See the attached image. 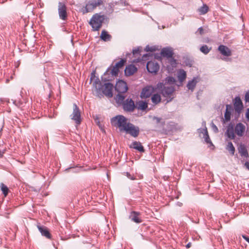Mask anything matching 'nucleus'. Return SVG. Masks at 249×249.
Wrapping results in <instances>:
<instances>
[{
  "label": "nucleus",
  "mask_w": 249,
  "mask_h": 249,
  "mask_svg": "<svg viewBox=\"0 0 249 249\" xmlns=\"http://www.w3.org/2000/svg\"><path fill=\"white\" fill-rule=\"evenodd\" d=\"M111 124L118 127L121 132H124L131 136L136 138L140 134V128L127 121V119L122 115H117L111 119Z\"/></svg>",
  "instance_id": "obj_1"
},
{
  "label": "nucleus",
  "mask_w": 249,
  "mask_h": 249,
  "mask_svg": "<svg viewBox=\"0 0 249 249\" xmlns=\"http://www.w3.org/2000/svg\"><path fill=\"white\" fill-rule=\"evenodd\" d=\"M93 80H94L93 82V86L98 92L102 91L104 94L108 97H112L113 96V84L110 83H107L103 86L99 78L95 76L94 71L91 74L90 82Z\"/></svg>",
  "instance_id": "obj_2"
},
{
  "label": "nucleus",
  "mask_w": 249,
  "mask_h": 249,
  "mask_svg": "<svg viewBox=\"0 0 249 249\" xmlns=\"http://www.w3.org/2000/svg\"><path fill=\"white\" fill-rule=\"evenodd\" d=\"M246 130L245 126L241 123H239L234 126V124L230 123L227 127L225 135L231 140L235 138L236 134L239 137H242Z\"/></svg>",
  "instance_id": "obj_3"
},
{
  "label": "nucleus",
  "mask_w": 249,
  "mask_h": 249,
  "mask_svg": "<svg viewBox=\"0 0 249 249\" xmlns=\"http://www.w3.org/2000/svg\"><path fill=\"white\" fill-rule=\"evenodd\" d=\"M105 20V16L100 15L98 14L94 15L89 22L93 31H99L102 25V23Z\"/></svg>",
  "instance_id": "obj_4"
},
{
  "label": "nucleus",
  "mask_w": 249,
  "mask_h": 249,
  "mask_svg": "<svg viewBox=\"0 0 249 249\" xmlns=\"http://www.w3.org/2000/svg\"><path fill=\"white\" fill-rule=\"evenodd\" d=\"M103 4L102 0H89L85 6H84L81 12L83 14L91 12L97 6H100Z\"/></svg>",
  "instance_id": "obj_5"
},
{
  "label": "nucleus",
  "mask_w": 249,
  "mask_h": 249,
  "mask_svg": "<svg viewBox=\"0 0 249 249\" xmlns=\"http://www.w3.org/2000/svg\"><path fill=\"white\" fill-rule=\"evenodd\" d=\"M126 60L125 59H122L119 62H117L112 68L110 67L107 68L104 75L111 74L112 76H117L118 75L119 69L122 68Z\"/></svg>",
  "instance_id": "obj_6"
},
{
  "label": "nucleus",
  "mask_w": 249,
  "mask_h": 249,
  "mask_svg": "<svg viewBox=\"0 0 249 249\" xmlns=\"http://www.w3.org/2000/svg\"><path fill=\"white\" fill-rule=\"evenodd\" d=\"M73 112L71 115V119L73 120L76 124L79 125L81 123V113L78 107L75 103L73 105Z\"/></svg>",
  "instance_id": "obj_7"
},
{
  "label": "nucleus",
  "mask_w": 249,
  "mask_h": 249,
  "mask_svg": "<svg viewBox=\"0 0 249 249\" xmlns=\"http://www.w3.org/2000/svg\"><path fill=\"white\" fill-rule=\"evenodd\" d=\"M58 12L59 18L65 21L68 18V14L67 12V7L64 2H59L58 5Z\"/></svg>",
  "instance_id": "obj_8"
},
{
  "label": "nucleus",
  "mask_w": 249,
  "mask_h": 249,
  "mask_svg": "<svg viewBox=\"0 0 249 249\" xmlns=\"http://www.w3.org/2000/svg\"><path fill=\"white\" fill-rule=\"evenodd\" d=\"M115 89L118 93H124L127 91L128 87L125 82L119 80L116 83Z\"/></svg>",
  "instance_id": "obj_9"
},
{
  "label": "nucleus",
  "mask_w": 249,
  "mask_h": 249,
  "mask_svg": "<svg viewBox=\"0 0 249 249\" xmlns=\"http://www.w3.org/2000/svg\"><path fill=\"white\" fill-rule=\"evenodd\" d=\"M155 91V88L152 86H147L142 89L141 93L142 98H147L149 97Z\"/></svg>",
  "instance_id": "obj_10"
},
{
  "label": "nucleus",
  "mask_w": 249,
  "mask_h": 249,
  "mask_svg": "<svg viewBox=\"0 0 249 249\" xmlns=\"http://www.w3.org/2000/svg\"><path fill=\"white\" fill-rule=\"evenodd\" d=\"M175 91V88L172 86H167L165 87L164 88L162 89V91L160 92L162 96L164 97H167V98H171V99L169 100V101H171L172 99L173 98V97H171L173 93ZM169 102V101H168Z\"/></svg>",
  "instance_id": "obj_11"
},
{
  "label": "nucleus",
  "mask_w": 249,
  "mask_h": 249,
  "mask_svg": "<svg viewBox=\"0 0 249 249\" xmlns=\"http://www.w3.org/2000/svg\"><path fill=\"white\" fill-rule=\"evenodd\" d=\"M159 68V65L157 62L150 61L147 63L146 69L149 72L156 73Z\"/></svg>",
  "instance_id": "obj_12"
},
{
  "label": "nucleus",
  "mask_w": 249,
  "mask_h": 249,
  "mask_svg": "<svg viewBox=\"0 0 249 249\" xmlns=\"http://www.w3.org/2000/svg\"><path fill=\"white\" fill-rule=\"evenodd\" d=\"M123 108L125 111H133L135 108L134 101L131 99H127L123 104Z\"/></svg>",
  "instance_id": "obj_13"
},
{
  "label": "nucleus",
  "mask_w": 249,
  "mask_h": 249,
  "mask_svg": "<svg viewBox=\"0 0 249 249\" xmlns=\"http://www.w3.org/2000/svg\"><path fill=\"white\" fill-rule=\"evenodd\" d=\"M161 55L168 58H172L174 54L173 49L170 47L163 48L160 52Z\"/></svg>",
  "instance_id": "obj_14"
},
{
  "label": "nucleus",
  "mask_w": 249,
  "mask_h": 249,
  "mask_svg": "<svg viewBox=\"0 0 249 249\" xmlns=\"http://www.w3.org/2000/svg\"><path fill=\"white\" fill-rule=\"evenodd\" d=\"M234 107L235 111L240 113L243 109V105L242 102L239 97H236L234 99Z\"/></svg>",
  "instance_id": "obj_15"
},
{
  "label": "nucleus",
  "mask_w": 249,
  "mask_h": 249,
  "mask_svg": "<svg viewBox=\"0 0 249 249\" xmlns=\"http://www.w3.org/2000/svg\"><path fill=\"white\" fill-rule=\"evenodd\" d=\"M140 213L132 211L129 215V218L131 221L136 223H140L142 222V219L140 217Z\"/></svg>",
  "instance_id": "obj_16"
},
{
  "label": "nucleus",
  "mask_w": 249,
  "mask_h": 249,
  "mask_svg": "<svg viewBox=\"0 0 249 249\" xmlns=\"http://www.w3.org/2000/svg\"><path fill=\"white\" fill-rule=\"evenodd\" d=\"M220 53L224 56H230L231 55L230 49L226 46L220 45L218 48Z\"/></svg>",
  "instance_id": "obj_17"
},
{
  "label": "nucleus",
  "mask_w": 249,
  "mask_h": 249,
  "mask_svg": "<svg viewBox=\"0 0 249 249\" xmlns=\"http://www.w3.org/2000/svg\"><path fill=\"white\" fill-rule=\"evenodd\" d=\"M37 228L42 236L46 237L48 239L51 238V234L46 227L37 225Z\"/></svg>",
  "instance_id": "obj_18"
},
{
  "label": "nucleus",
  "mask_w": 249,
  "mask_h": 249,
  "mask_svg": "<svg viewBox=\"0 0 249 249\" xmlns=\"http://www.w3.org/2000/svg\"><path fill=\"white\" fill-rule=\"evenodd\" d=\"M137 71V68L134 65H129L124 70V74L126 76L133 75Z\"/></svg>",
  "instance_id": "obj_19"
},
{
  "label": "nucleus",
  "mask_w": 249,
  "mask_h": 249,
  "mask_svg": "<svg viewBox=\"0 0 249 249\" xmlns=\"http://www.w3.org/2000/svg\"><path fill=\"white\" fill-rule=\"evenodd\" d=\"M198 81L199 78L198 77H194L192 80L188 81L186 87L189 90L193 91Z\"/></svg>",
  "instance_id": "obj_20"
},
{
  "label": "nucleus",
  "mask_w": 249,
  "mask_h": 249,
  "mask_svg": "<svg viewBox=\"0 0 249 249\" xmlns=\"http://www.w3.org/2000/svg\"><path fill=\"white\" fill-rule=\"evenodd\" d=\"M130 148H134L136 149L141 152H144V149L143 146L142 145L141 143L139 142L134 141L133 142L131 145L130 146Z\"/></svg>",
  "instance_id": "obj_21"
},
{
  "label": "nucleus",
  "mask_w": 249,
  "mask_h": 249,
  "mask_svg": "<svg viewBox=\"0 0 249 249\" xmlns=\"http://www.w3.org/2000/svg\"><path fill=\"white\" fill-rule=\"evenodd\" d=\"M238 152L241 156L247 158L249 157V153L246 146L241 144L238 148Z\"/></svg>",
  "instance_id": "obj_22"
},
{
  "label": "nucleus",
  "mask_w": 249,
  "mask_h": 249,
  "mask_svg": "<svg viewBox=\"0 0 249 249\" xmlns=\"http://www.w3.org/2000/svg\"><path fill=\"white\" fill-rule=\"evenodd\" d=\"M232 109V106L230 105H226V109L224 114L225 120L228 122L231 120V112Z\"/></svg>",
  "instance_id": "obj_23"
},
{
  "label": "nucleus",
  "mask_w": 249,
  "mask_h": 249,
  "mask_svg": "<svg viewBox=\"0 0 249 249\" xmlns=\"http://www.w3.org/2000/svg\"><path fill=\"white\" fill-rule=\"evenodd\" d=\"M100 38L104 41H108L110 40L111 36L108 34L105 30H103L101 32Z\"/></svg>",
  "instance_id": "obj_24"
},
{
  "label": "nucleus",
  "mask_w": 249,
  "mask_h": 249,
  "mask_svg": "<svg viewBox=\"0 0 249 249\" xmlns=\"http://www.w3.org/2000/svg\"><path fill=\"white\" fill-rule=\"evenodd\" d=\"M178 80L181 83L186 78V73L183 70H180L178 73Z\"/></svg>",
  "instance_id": "obj_25"
},
{
  "label": "nucleus",
  "mask_w": 249,
  "mask_h": 249,
  "mask_svg": "<svg viewBox=\"0 0 249 249\" xmlns=\"http://www.w3.org/2000/svg\"><path fill=\"white\" fill-rule=\"evenodd\" d=\"M201 132L202 133H203V138L204 139L205 142L207 143H211L212 144V143L211 139L209 137L207 128L203 129Z\"/></svg>",
  "instance_id": "obj_26"
},
{
  "label": "nucleus",
  "mask_w": 249,
  "mask_h": 249,
  "mask_svg": "<svg viewBox=\"0 0 249 249\" xmlns=\"http://www.w3.org/2000/svg\"><path fill=\"white\" fill-rule=\"evenodd\" d=\"M147 107V103L142 101H140L137 104V108L142 110H145Z\"/></svg>",
  "instance_id": "obj_27"
},
{
  "label": "nucleus",
  "mask_w": 249,
  "mask_h": 249,
  "mask_svg": "<svg viewBox=\"0 0 249 249\" xmlns=\"http://www.w3.org/2000/svg\"><path fill=\"white\" fill-rule=\"evenodd\" d=\"M151 101L153 104H158L161 101L160 96L157 93L154 94L151 97Z\"/></svg>",
  "instance_id": "obj_28"
},
{
  "label": "nucleus",
  "mask_w": 249,
  "mask_h": 249,
  "mask_svg": "<svg viewBox=\"0 0 249 249\" xmlns=\"http://www.w3.org/2000/svg\"><path fill=\"white\" fill-rule=\"evenodd\" d=\"M226 149L230 153L231 155H234L235 152V148L231 142H228L226 146Z\"/></svg>",
  "instance_id": "obj_29"
},
{
  "label": "nucleus",
  "mask_w": 249,
  "mask_h": 249,
  "mask_svg": "<svg viewBox=\"0 0 249 249\" xmlns=\"http://www.w3.org/2000/svg\"><path fill=\"white\" fill-rule=\"evenodd\" d=\"M208 6L206 4H204L202 7L198 9V11L201 15H204L208 12Z\"/></svg>",
  "instance_id": "obj_30"
},
{
  "label": "nucleus",
  "mask_w": 249,
  "mask_h": 249,
  "mask_svg": "<svg viewBox=\"0 0 249 249\" xmlns=\"http://www.w3.org/2000/svg\"><path fill=\"white\" fill-rule=\"evenodd\" d=\"M0 188L4 196H6L9 192L8 188L2 183L0 184Z\"/></svg>",
  "instance_id": "obj_31"
},
{
  "label": "nucleus",
  "mask_w": 249,
  "mask_h": 249,
  "mask_svg": "<svg viewBox=\"0 0 249 249\" xmlns=\"http://www.w3.org/2000/svg\"><path fill=\"white\" fill-rule=\"evenodd\" d=\"M211 49V48H209L207 45H203L200 47V51L204 54H207L210 52Z\"/></svg>",
  "instance_id": "obj_32"
},
{
  "label": "nucleus",
  "mask_w": 249,
  "mask_h": 249,
  "mask_svg": "<svg viewBox=\"0 0 249 249\" xmlns=\"http://www.w3.org/2000/svg\"><path fill=\"white\" fill-rule=\"evenodd\" d=\"M115 99L118 103H124V96L122 95L121 93H118V94L116 96Z\"/></svg>",
  "instance_id": "obj_33"
},
{
  "label": "nucleus",
  "mask_w": 249,
  "mask_h": 249,
  "mask_svg": "<svg viewBox=\"0 0 249 249\" xmlns=\"http://www.w3.org/2000/svg\"><path fill=\"white\" fill-rule=\"evenodd\" d=\"M141 52V48L137 47L133 49L132 53L135 56H137L138 55H141L140 53Z\"/></svg>",
  "instance_id": "obj_34"
},
{
  "label": "nucleus",
  "mask_w": 249,
  "mask_h": 249,
  "mask_svg": "<svg viewBox=\"0 0 249 249\" xmlns=\"http://www.w3.org/2000/svg\"><path fill=\"white\" fill-rule=\"evenodd\" d=\"M165 86L164 85V84L162 83H159L157 84L156 86V87L155 88V89H159L160 91V92L162 91V89L165 87Z\"/></svg>",
  "instance_id": "obj_35"
},
{
  "label": "nucleus",
  "mask_w": 249,
  "mask_h": 249,
  "mask_svg": "<svg viewBox=\"0 0 249 249\" xmlns=\"http://www.w3.org/2000/svg\"><path fill=\"white\" fill-rule=\"evenodd\" d=\"M125 176L131 180H134L136 179V178L133 176L131 175L128 172H125L124 173Z\"/></svg>",
  "instance_id": "obj_36"
},
{
  "label": "nucleus",
  "mask_w": 249,
  "mask_h": 249,
  "mask_svg": "<svg viewBox=\"0 0 249 249\" xmlns=\"http://www.w3.org/2000/svg\"><path fill=\"white\" fill-rule=\"evenodd\" d=\"M211 125L213 131L215 133H217L218 132V129L217 127L213 123H212Z\"/></svg>",
  "instance_id": "obj_37"
},
{
  "label": "nucleus",
  "mask_w": 249,
  "mask_h": 249,
  "mask_svg": "<svg viewBox=\"0 0 249 249\" xmlns=\"http://www.w3.org/2000/svg\"><path fill=\"white\" fill-rule=\"evenodd\" d=\"M245 100L246 102H249V90L246 92L245 94Z\"/></svg>",
  "instance_id": "obj_38"
},
{
  "label": "nucleus",
  "mask_w": 249,
  "mask_h": 249,
  "mask_svg": "<svg viewBox=\"0 0 249 249\" xmlns=\"http://www.w3.org/2000/svg\"><path fill=\"white\" fill-rule=\"evenodd\" d=\"M145 50L147 52H153L155 51V49H153L151 47H149V46H147L145 48Z\"/></svg>",
  "instance_id": "obj_39"
},
{
  "label": "nucleus",
  "mask_w": 249,
  "mask_h": 249,
  "mask_svg": "<svg viewBox=\"0 0 249 249\" xmlns=\"http://www.w3.org/2000/svg\"><path fill=\"white\" fill-rule=\"evenodd\" d=\"M170 58V64H171V65L174 66L176 64V60L175 59L173 58V57L172 58Z\"/></svg>",
  "instance_id": "obj_40"
},
{
  "label": "nucleus",
  "mask_w": 249,
  "mask_h": 249,
  "mask_svg": "<svg viewBox=\"0 0 249 249\" xmlns=\"http://www.w3.org/2000/svg\"><path fill=\"white\" fill-rule=\"evenodd\" d=\"M168 82L171 83H174L175 82V79L172 77H168Z\"/></svg>",
  "instance_id": "obj_41"
},
{
  "label": "nucleus",
  "mask_w": 249,
  "mask_h": 249,
  "mask_svg": "<svg viewBox=\"0 0 249 249\" xmlns=\"http://www.w3.org/2000/svg\"><path fill=\"white\" fill-rule=\"evenodd\" d=\"M199 33L200 35H202L204 33V30H203V29L202 27H199L197 31L196 32V33Z\"/></svg>",
  "instance_id": "obj_42"
},
{
  "label": "nucleus",
  "mask_w": 249,
  "mask_h": 249,
  "mask_svg": "<svg viewBox=\"0 0 249 249\" xmlns=\"http://www.w3.org/2000/svg\"><path fill=\"white\" fill-rule=\"evenodd\" d=\"M244 166L248 170H249V162L246 161L244 163Z\"/></svg>",
  "instance_id": "obj_43"
},
{
  "label": "nucleus",
  "mask_w": 249,
  "mask_h": 249,
  "mask_svg": "<svg viewBox=\"0 0 249 249\" xmlns=\"http://www.w3.org/2000/svg\"><path fill=\"white\" fill-rule=\"evenodd\" d=\"M246 117L247 118V120L249 121V108L247 109V112L246 113Z\"/></svg>",
  "instance_id": "obj_44"
},
{
  "label": "nucleus",
  "mask_w": 249,
  "mask_h": 249,
  "mask_svg": "<svg viewBox=\"0 0 249 249\" xmlns=\"http://www.w3.org/2000/svg\"><path fill=\"white\" fill-rule=\"evenodd\" d=\"M154 119L156 120L157 123H159L160 122L161 119L158 117H155Z\"/></svg>",
  "instance_id": "obj_45"
},
{
  "label": "nucleus",
  "mask_w": 249,
  "mask_h": 249,
  "mask_svg": "<svg viewBox=\"0 0 249 249\" xmlns=\"http://www.w3.org/2000/svg\"><path fill=\"white\" fill-rule=\"evenodd\" d=\"M101 78H102V80L103 81H105V82L109 80V79L108 78H107L103 77H102Z\"/></svg>",
  "instance_id": "obj_46"
},
{
  "label": "nucleus",
  "mask_w": 249,
  "mask_h": 249,
  "mask_svg": "<svg viewBox=\"0 0 249 249\" xmlns=\"http://www.w3.org/2000/svg\"><path fill=\"white\" fill-rule=\"evenodd\" d=\"M4 153V151H2L0 150V159L3 157Z\"/></svg>",
  "instance_id": "obj_47"
},
{
  "label": "nucleus",
  "mask_w": 249,
  "mask_h": 249,
  "mask_svg": "<svg viewBox=\"0 0 249 249\" xmlns=\"http://www.w3.org/2000/svg\"><path fill=\"white\" fill-rule=\"evenodd\" d=\"M191 246V243L190 242H189L186 245V248L188 249V248H190Z\"/></svg>",
  "instance_id": "obj_48"
},
{
  "label": "nucleus",
  "mask_w": 249,
  "mask_h": 249,
  "mask_svg": "<svg viewBox=\"0 0 249 249\" xmlns=\"http://www.w3.org/2000/svg\"><path fill=\"white\" fill-rule=\"evenodd\" d=\"M177 205H178V206L181 207V206H182V203H181V202H177Z\"/></svg>",
  "instance_id": "obj_49"
},
{
  "label": "nucleus",
  "mask_w": 249,
  "mask_h": 249,
  "mask_svg": "<svg viewBox=\"0 0 249 249\" xmlns=\"http://www.w3.org/2000/svg\"><path fill=\"white\" fill-rule=\"evenodd\" d=\"M147 56H148V54H144V55H143V56H142V58H145Z\"/></svg>",
  "instance_id": "obj_50"
}]
</instances>
